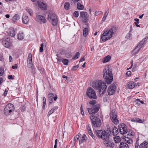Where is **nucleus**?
I'll use <instances>...</instances> for the list:
<instances>
[{
    "label": "nucleus",
    "mask_w": 148,
    "mask_h": 148,
    "mask_svg": "<svg viewBox=\"0 0 148 148\" xmlns=\"http://www.w3.org/2000/svg\"><path fill=\"white\" fill-rule=\"evenodd\" d=\"M111 131L109 130L107 132L105 130H97L95 131V134L99 138H101L104 140V144L106 147L113 148L114 146V144L112 139L110 138Z\"/></svg>",
    "instance_id": "nucleus-1"
},
{
    "label": "nucleus",
    "mask_w": 148,
    "mask_h": 148,
    "mask_svg": "<svg viewBox=\"0 0 148 148\" xmlns=\"http://www.w3.org/2000/svg\"><path fill=\"white\" fill-rule=\"evenodd\" d=\"M93 87L99 90V95L102 96L105 93L107 88L106 84L101 80H97L94 82Z\"/></svg>",
    "instance_id": "nucleus-2"
},
{
    "label": "nucleus",
    "mask_w": 148,
    "mask_h": 148,
    "mask_svg": "<svg viewBox=\"0 0 148 148\" xmlns=\"http://www.w3.org/2000/svg\"><path fill=\"white\" fill-rule=\"evenodd\" d=\"M116 32V28L115 27H112L110 29H105L101 35V38L103 41L105 42L109 39L112 35Z\"/></svg>",
    "instance_id": "nucleus-3"
},
{
    "label": "nucleus",
    "mask_w": 148,
    "mask_h": 148,
    "mask_svg": "<svg viewBox=\"0 0 148 148\" xmlns=\"http://www.w3.org/2000/svg\"><path fill=\"white\" fill-rule=\"evenodd\" d=\"M103 77L107 84H110L113 81L112 71L108 66H105L103 69Z\"/></svg>",
    "instance_id": "nucleus-4"
},
{
    "label": "nucleus",
    "mask_w": 148,
    "mask_h": 148,
    "mask_svg": "<svg viewBox=\"0 0 148 148\" xmlns=\"http://www.w3.org/2000/svg\"><path fill=\"white\" fill-rule=\"evenodd\" d=\"M89 118L93 127H99L101 126V121L99 118L92 115L90 116Z\"/></svg>",
    "instance_id": "nucleus-5"
},
{
    "label": "nucleus",
    "mask_w": 148,
    "mask_h": 148,
    "mask_svg": "<svg viewBox=\"0 0 148 148\" xmlns=\"http://www.w3.org/2000/svg\"><path fill=\"white\" fill-rule=\"evenodd\" d=\"M48 20L52 23L53 26L56 25L58 23V18L56 15L54 13L49 14L48 16Z\"/></svg>",
    "instance_id": "nucleus-6"
},
{
    "label": "nucleus",
    "mask_w": 148,
    "mask_h": 148,
    "mask_svg": "<svg viewBox=\"0 0 148 148\" xmlns=\"http://www.w3.org/2000/svg\"><path fill=\"white\" fill-rule=\"evenodd\" d=\"M110 116L112 121L115 125H117L119 123V121L117 118L116 113L115 111L112 110L111 111Z\"/></svg>",
    "instance_id": "nucleus-7"
},
{
    "label": "nucleus",
    "mask_w": 148,
    "mask_h": 148,
    "mask_svg": "<svg viewBox=\"0 0 148 148\" xmlns=\"http://www.w3.org/2000/svg\"><path fill=\"white\" fill-rule=\"evenodd\" d=\"M14 107L13 104L9 103L7 104L4 108V114L5 115H9L12 111L14 110Z\"/></svg>",
    "instance_id": "nucleus-8"
},
{
    "label": "nucleus",
    "mask_w": 148,
    "mask_h": 148,
    "mask_svg": "<svg viewBox=\"0 0 148 148\" xmlns=\"http://www.w3.org/2000/svg\"><path fill=\"white\" fill-rule=\"evenodd\" d=\"M86 94L87 96L90 99H96L97 98L95 92L91 87L87 89Z\"/></svg>",
    "instance_id": "nucleus-9"
},
{
    "label": "nucleus",
    "mask_w": 148,
    "mask_h": 148,
    "mask_svg": "<svg viewBox=\"0 0 148 148\" xmlns=\"http://www.w3.org/2000/svg\"><path fill=\"white\" fill-rule=\"evenodd\" d=\"M99 105L98 104L93 106L91 108H88V112L90 114H95L97 113L99 110Z\"/></svg>",
    "instance_id": "nucleus-10"
},
{
    "label": "nucleus",
    "mask_w": 148,
    "mask_h": 148,
    "mask_svg": "<svg viewBox=\"0 0 148 148\" xmlns=\"http://www.w3.org/2000/svg\"><path fill=\"white\" fill-rule=\"evenodd\" d=\"M119 129L120 133L123 135L125 134L128 129L127 128V126L125 124L123 123L119 125Z\"/></svg>",
    "instance_id": "nucleus-11"
},
{
    "label": "nucleus",
    "mask_w": 148,
    "mask_h": 148,
    "mask_svg": "<svg viewBox=\"0 0 148 148\" xmlns=\"http://www.w3.org/2000/svg\"><path fill=\"white\" fill-rule=\"evenodd\" d=\"M116 87V85L114 83H112L108 89V93L109 95L114 94L115 92Z\"/></svg>",
    "instance_id": "nucleus-12"
},
{
    "label": "nucleus",
    "mask_w": 148,
    "mask_h": 148,
    "mask_svg": "<svg viewBox=\"0 0 148 148\" xmlns=\"http://www.w3.org/2000/svg\"><path fill=\"white\" fill-rule=\"evenodd\" d=\"M9 41V38L7 37L6 38H3L2 39V43L5 47L8 48L10 45V43Z\"/></svg>",
    "instance_id": "nucleus-13"
},
{
    "label": "nucleus",
    "mask_w": 148,
    "mask_h": 148,
    "mask_svg": "<svg viewBox=\"0 0 148 148\" xmlns=\"http://www.w3.org/2000/svg\"><path fill=\"white\" fill-rule=\"evenodd\" d=\"M134 135V132H132L131 130L128 129L124 134V136L126 138H132Z\"/></svg>",
    "instance_id": "nucleus-14"
},
{
    "label": "nucleus",
    "mask_w": 148,
    "mask_h": 148,
    "mask_svg": "<svg viewBox=\"0 0 148 148\" xmlns=\"http://www.w3.org/2000/svg\"><path fill=\"white\" fill-rule=\"evenodd\" d=\"M36 18L37 21L41 23H45L46 22V20L45 17L40 15H37Z\"/></svg>",
    "instance_id": "nucleus-15"
},
{
    "label": "nucleus",
    "mask_w": 148,
    "mask_h": 148,
    "mask_svg": "<svg viewBox=\"0 0 148 148\" xmlns=\"http://www.w3.org/2000/svg\"><path fill=\"white\" fill-rule=\"evenodd\" d=\"M38 6L42 10H46L47 9V5L45 3L38 1Z\"/></svg>",
    "instance_id": "nucleus-16"
},
{
    "label": "nucleus",
    "mask_w": 148,
    "mask_h": 148,
    "mask_svg": "<svg viewBox=\"0 0 148 148\" xmlns=\"http://www.w3.org/2000/svg\"><path fill=\"white\" fill-rule=\"evenodd\" d=\"M148 39V37H145L140 42L138 45V46L142 48L143 46L146 44Z\"/></svg>",
    "instance_id": "nucleus-17"
},
{
    "label": "nucleus",
    "mask_w": 148,
    "mask_h": 148,
    "mask_svg": "<svg viewBox=\"0 0 148 148\" xmlns=\"http://www.w3.org/2000/svg\"><path fill=\"white\" fill-rule=\"evenodd\" d=\"M22 20L23 23L25 24H27L29 21L28 17L25 14H24L23 15Z\"/></svg>",
    "instance_id": "nucleus-18"
},
{
    "label": "nucleus",
    "mask_w": 148,
    "mask_h": 148,
    "mask_svg": "<svg viewBox=\"0 0 148 148\" xmlns=\"http://www.w3.org/2000/svg\"><path fill=\"white\" fill-rule=\"evenodd\" d=\"M141 47H138V45L135 48V49H134L132 52V54L133 55H135L137 54L139 51L140 50Z\"/></svg>",
    "instance_id": "nucleus-19"
},
{
    "label": "nucleus",
    "mask_w": 148,
    "mask_h": 148,
    "mask_svg": "<svg viewBox=\"0 0 148 148\" xmlns=\"http://www.w3.org/2000/svg\"><path fill=\"white\" fill-rule=\"evenodd\" d=\"M87 129L88 130V132L89 134L92 137V138L95 140L96 141V138L93 134L89 126V125H88L87 127Z\"/></svg>",
    "instance_id": "nucleus-20"
},
{
    "label": "nucleus",
    "mask_w": 148,
    "mask_h": 148,
    "mask_svg": "<svg viewBox=\"0 0 148 148\" xmlns=\"http://www.w3.org/2000/svg\"><path fill=\"white\" fill-rule=\"evenodd\" d=\"M119 148H129L128 144L126 143L121 142L119 145Z\"/></svg>",
    "instance_id": "nucleus-21"
},
{
    "label": "nucleus",
    "mask_w": 148,
    "mask_h": 148,
    "mask_svg": "<svg viewBox=\"0 0 148 148\" xmlns=\"http://www.w3.org/2000/svg\"><path fill=\"white\" fill-rule=\"evenodd\" d=\"M54 96L53 93H50L48 94V98L50 103H51L53 102V98Z\"/></svg>",
    "instance_id": "nucleus-22"
},
{
    "label": "nucleus",
    "mask_w": 148,
    "mask_h": 148,
    "mask_svg": "<svg viewBox=\"0 0 148 148\" xmlns=\"http://www.w3.org/2000/svg\"><path fill=\"white\" fill-rule=\"evenodd\" d=\"M80 17L82 18L88 17L87 12L84 11L81 12H80Z\"/></svg>",
    "instance_id": "nucleus-23"
},
{
    "label": "nucleus",
    "mask_w": 148,
    "mask_h": 148,
    "mask_svg": "<svg viewBox=\"0 0 148 148\" xmlns=\"http://www.w3.org/2000/svg\"><path fill=\"white\" fill-rule=\"evenodd\" d=\"M128 88L130 89H132L135 87V84L133 82H130L127 84Z\"/></svg>",
    "instance_id": "nucleus-24"
},
{
    "label": "nucleus",
    "mask_w": 148,
    "mask_h": 148,
    "mask_svg": "<svg viewBox=\"0 0 148 148\" xmlns=\"http://www.w3.org/2000/svg\"><path fill=\"white\" fill-rule=\"evenodd\" d=\"M147 142L146 141H144L139 145V148H147Z\"/></svg>",
    "instance_id": "nucleus-25"
},
{
    "label": "nucleus",
    "mask_w": 148,
    "mask_h": 148,
    "mask_svg": "<svg viewBox=\"0 0 148 148\" xmlns=\"http://www.w3.org/2000/svg\"><path fill=\"white\" fill-rule=\"evenodd\" d=\"M88 27L84 28L83 30V35L85 37H86L88 34Z\"/></svg>",
    "instance_id": "nucleus-26"
},
{
    "label": "nucleus",
    "mask_w": 148,
    "mask_h": 148,
    "mask_svg": "<svg viewBox=\"0 0 148 148\" xmlns=\"http://www.w3.org/2000/svg\"><path fill=\"white\" fill-rule=\"evenodd\" d=\"M112 132L113 135L114 136H116L119 133L118 129L115 126H114L113 129L112 130Z\"/></svg>",
    "instance_id": "nucleus-27"
},
{
    "label": "nucleus",
    "mask_w": 148,
    "mask_h": 148,
    "mask_svg": "<svg viewBox=\"0 0 148 148\" xmlns=\"http://www.w3.org/2000/svg\"><path fill=\"white\" fill-rule=\"evenodd\" d=\"M24 35L23 33L21 32H19L17 35V38L19 40H21L24 38Z\"/></svg>",
    "instance_id": "nucleus-28"
},
{
    "label": "nucleus",
    "mask_w": 148,
    "mask_h": 148,
    "mask_svg": "<svg viewBox=\"0 0 148 148\" xmlns=\"http://www.w3.org/2000/svg\"><path fill=\"white\" fill-rule=\"evenodd\" d=\"M109 12V9H106L105 10V12L102 18V20L103 21H105L106 20V18Z\"/></svg>",
    "instance_id": "nucleus-29"
},
{
    "label": "nucleus",
    "mask_w": 148,
    "mask_h": 148,
    "mask_svg": "<svg viewBox=\"0 0 148 148\" xmlns=\"http://www.w3.org/2000/svg\"><path fill=\"white\" fill-rule=\"evenodd\" d=\"M111 57L110 56H107L104 57L103 59V62L105 63L109 61L111 59Z\"/></svg>",
    "instance_id": "nucleus-30"
},
{
    "label": "nucleus",
    "mask_w": 148,
    "mask_h": 148,
    "mask_svg": "<svg viewBox=\"0 0 148 148\" xmlns=\"http://www.w3.org/2000/svg\"><path fill=\"white\" fill-rule=\"evenodd\" d=\"M20 18V16L18 14H15L12 18V20L14 22H15L16 20H18Z\"/></svg>",
    "instance_id": "nucleus-31"
},
{
    "label": "nucleus",
    "mask_w": 148,
    "mask_h": 148,
    "mask_svg": "<svg viewBox=\"0 0 148 148\" xmlns=\"http://www.w3.org/2000/svg\"><path fill=\"white\" fill-rule=\"evenodd\" d=\"M77 8L79 10H82L84 9V6L79 3H77Z\"/></svg>",
    "instance_id": "nucleus-32"
},
{
    "label": "nucleus",
    "mask_w": 148,
    "mask_h": 148,
    "mask_svg": "<svg viewBox=\"0 0 148 148\" xmlns=\"http://www.w3.org/2000/svg\"><path fill=\"white\" fill-rule=\"evenodd\" d=\"M114 141L115 143H118L121 141V138L118 136H114L113 137Z\"/></svg>",
    "instance_id": "nucleus-33"
},
{
    "label": "nucleus",
    "mask_w": 148,
    "mask_h": 148,
    "mask_svg": "<svg viewBox=\"0 0 148 148\" xmlns=\"http://www.w3.org/2000/svg\"><path fill=\"white\" fill-rule=\"evenodd\" d=\"M70 4L68 2H66L64 3V8L66 10H68L69 7H70Z\"/></svg>",
    "instance_id": "nucleus-34"
},
{
    "label": "nucleus",
    "mask_w": 148,
    "mask_h": 148,
    "mask_svg": "<svg viewBox=\"0 0 148 148\" xmlns=\"http://www.w3.org/2000/svg\"><path fill=\"white\" fill-rule=\"evenodd\" d=\"M62 62L65 65H67L69 62V60H68L65 59H62Z\"/></svg>",
    "instance_id": "nucleus-35"
},
{
    "label": "nucleus",
    "mask_w": 148,
    "mask_h": 148,
    "mask_svg": "<svg viewBox=\"0 0 148 148\" xmlns=\"http://www.w3.org/2000/svg\"><path fill=\"white\" fill-rule=\"evenodd\" d=\"M32 60L27 61V66L29 68H30L32 66Z\"/></svg>",
    "instance_id": "nucleus-36"
},
{
    "label": "nucleus",
    "mask_w": 148,
    "mask_h": 148,
    "mask_svg": "<svg viewBox=\"0 0 148 148\" xmlns=\"http://www.w3.org/2000/svg\"><path fill=\"white\" fill-rule=\"evenodd\" d=\"M73 15L74 17H78L79 15V12L78 11H75L73 13Z\"/></svg>",
    "instance_id": "nucleus-37"
},
{
    "label": "nucleus",
    "mask_w": 148,
    "mask_h": 148,
    "mask_svg": "<svg viewBox=\"0 0 148 148\" xmlns=\"http://www.w3.org/2000/svg\"><path fill=\"white\" fill-rule=\"evenodd\" d=\"M134 20L136 21V22H134V23L135 24L136 26L137 27H140V25L138 24L139 23V19L138 18H136L134 19Z\"/></svg>",
    "instance_id": "nucleus-38"
},
{
    "label": "nucleus",
    "mask_w": 148,
    "mask_h": 148,
    "mask_svg": "<svg viewBox=\"0 0 148 148\" xmlns=\"http://www.w3.org/2000/svg\"><path fill=\"white\" fill-rule=\"evenodd\" d=\"M81 136V134H78L74 137V141H77L79 140V137Z\"/></svg>",
    "instance_id": "nucleus-39"
},
{
    "label": "nucleus",
    "mask_w": 148,
    "mask_h": 148,
    "mask_svg": "<svg viewBox=\"0 0 148 148\" xmlns=\"http://www.w3.org/2000/svg\"><path fill=\"white\" fill-rule=\"evenodd\" d=\"M79 53L77 52L76 53V54L74 56L73 58V59L74 60H76L79 57Z\"/></svg>",
    "instance_id": "nucleus-40"
},
{
    "label": "nucleus",
    "mask_w": 148,
    "mask_h": 148,
    "mask_svg": "<svg viewBox=\"0 0 148 148\" xmlns=\"http://www.w3.org/2000/svg\"><path fill=\"white\" fill-rule=\"evenodd\" d=\"M10 36L12 37H14L15 35V31L13 29L10 32Z\"/></svg>",
    "instance_id": "nucleus-41"
},
{
    "label": "nucleus",
    "mask_w": 148,
    "mask_h": 148,
    "mask_svg": "<svg viewBox=\"0 0 148 148\" xmlns=\"http://www.w3.org/2000/svg\"><path fill=\"white\" fill-rule=\"evenodd\" d=\"M43 43H42L40 45V51L42 53L43 51Z\"/></svg>",
    "instance_id": "nucleus-42"
},
{
    "label": "nucleus",
    "mask_w": 148,
    "mask_h": 148,
    "mask_svg": "<svg viewBox=\"0 0 148 148\" xmlns=\"http://www.w3.org/2000/svg\"><path fill=\"white\" fill-rule=\"evenodd\" d=\"M26 10L29 14L30 16L32 15L33 12L31 9L27 8L26 9Z\"/></svg>",
    "instance_id": "nucleus-43"
},
{
    "label": "nucleus",
    "mask_w": 148,
    "mask_h": 148,
    "mask_svg": "<svg viewBox=\"0 0 148 148\" xmlns=\"http://www.w3.org/2000/svg\"><path fill=\"white\" fill-rule=\"evenodd\" d=\"M32 60V55L31 53H29L28 54V56L27 58V61Z\"/></svg>",
    "instance_id": "nucleus-44"
},
{
    "label": "nucleus",
    "mask_w": 148,
    "mask_h": 148,
    "mask_svg": "<svg viewBox=\"0 0 148 148\" xmlns=\"http://www.w3.org/2000/svg\"><path fill=\"white\" fill-rule=\"evenodd\" d=\"M102 13V12L101 11H97L95 12V16H98L99 14H101Z\"/></svg>",
    "instance_id": "nucleus-45"
},
{
    "label": "nucleus",
    "mask_w": 148,
    "mask_h": 148,
    "mask_svg": "<svg viewBox=\"0 0 148 148\" xmlns=\"http://www.w3.org/2000/svg\"><path fill=\"white\" fill-rule=\"evenodd\" d=\"M89 103L90 104L94 105L96 103V101L95 100H92L90 101Z\"/></svg>",
    "instance_id": "nucleus-46"
},
{
    "label": "nucleus",
    "mask_w": 148,
    "mask_h": 148,
    "mask_svg": "<svg viewBox=\"0 0 148 148\" xmlns=\"http://www.w3.org/2000/svg\"><path fill=\"white\" fill-rule=\"evenodd\" d=\"M125 141L127 143L130 144H131L133 143L132 140L131 139H130L129 138L128 140H125Z\"/></svg>",
    "instance_id": "nucleus-47"
},
{
    "label": "nucleus",
    "mask_w": 148,
    "mask_h": 148,
    "mask_svg": "<svg viewBox=\"0 0 148 148\" xmlns=\"http://www.w3.org/2000/svg\"><path fill=\"white\" fill-rule=\"evenodd\" d=\"M54 112L53 109H51L48 112L47 116L48 117L49 116Z\"/></svg>",
    "instance_id": "nucleus-48"
},
{
    "label": "nucleus",
    "mask_w": 148,
    "mask_h": 148,
    "mask_svg": "<svg viewBox=\"0 0 148 148\" xmlns=\"http://www.w3.org/2000/svg\"><path fill=\"white\" fill-rule=\"evenodd\" d=\"M4 73V70L2 68H0V76H2Z\"/></svg>",
    "instance_id": "nucleus-49"
},
{
    "label": "nucleus",
    "mask_w": 148,
    "mask_h": 148,
    "mask_svg": "<svg viewBox=\"0 0 148 148\" xmlns=\"http://www.w3.org/2000/svg\"><path fill=\"white\" fill-rule=\"evenodd\" d=\"M25 107L24 106H21V112H23L25 111Z\"/></svg>",
    "instance_id": "nucleus-50"
},
{
    "label": "nucleus",
    "mask_w": 148,
    "mask_h": 148,
    "mask_svg": "<svg viewBox=\"0 0 148 148\" xmlns=\"http://www.w3.org/2000/svg\"><path fill=\"white\" fill-rule=\"evenodd\" d=\"M131 33L130 32H129L126 35V38L127 39H129L130 38V36Z\"/></svg>",
    "instance_id": "nucleus-51"
},
{
    "label": "nucleus",
    "mask_w": 148,
    "mask_h": 148,
    "mask_svg": "<svg viewBox=\"0 0 148 148\" xmlns=\"http://www.w3.org/2000/svg\"><path fill=\"white\" fill-rule=\"evenodd\" d=\"M136 122L138 123H143V121L141 119H136Z\"/></svg>",
    "instance_id": "nucleus-52"
},
{
    "label": "nucleus",
    "mask_w": 148,
    "mask_h": 148,
    "mask_svg": "<svg viewBox=\"0 0 148 148\" xmlns=\"http://www.w3.org/2000/svg\"><path fill=\"white\" fill-rule=\"evenodd\" d=\"M65 55L66 57L68 58H70L71 56V54L69 53H66Z\"/></svg>",
    "instance_id": "nucleus-53"
},
{
    "label": "nucleus",
    "mask_w": 148,
    "mask_h": 148,
    "mask_svg": "<svg viewBox=\"0 0 148 148\" xmlns=\"http://www.w3.org/2000/svg\"><path fill=\"white\" fill-rule=\"evenodd\" d=\"M79 67L78 66L76 65L75 66H74L72 68V70L74 71L76 70L77 68H78Z\"/></svg>",
    "instance_id": "nucleus-54"
},
{
    "label": "nucleus",
    "mask_w": 148,
    "mask_h": 148,
    "mask_svg": "<svg viewBox=\"0 0 148 148\" xmlns=\"http://www.w3.org/2000/svg\"><path fill=\"white\" fill-rule=\"evenodd\" d=\"M139 145V143L138 141H137L136 142L135 145V148H138V146Z\"/></svg>",
    "instance_id": "nucleus-55"
},
{
    "label": "nucleus",
    "mask_w": 148,
    "mask_h": 148,
    "mask_svg": "<svg viewBox=\"0 0 148 148\" xmlns=\"http://www.w3.org/2000/svg\"><path fill=\"white\" fill-rule=\"evenodd\" d=\"M88 17H86V18H84V19L83 21L84 23H86L88 21Z\"/></svg>",
    "instance_id": "nucleus-56"
},
{
    "label": "nucleus",
    "mask_w": 148,
    "mask_h": 148,
    "mask_svg": "<svg viewBox=\"0 0 148 148\" xmlns=\"http://www.w3.org/2000/svg\"><path fill=\"white\" fill-rule=\"evenodd\" d=\"M8 90L7 89H5V91H4V93L3 94V95L5 97L7 93H8Z\"/></svg>",
    "instance_id": "nucleus-57"
},
{
    "label": "nucleus",
    "mask_w": 148,
    "mask_h": 148,
    "mask_svg": "<svg viewBox=\"0 0 148 148\" xmlns=\"http://www.w3.org/2000/svg\"><path fill=\"white\" fill-rule=\"evenodd\" d=\"M137 101L138 102V101H139L140 103H141L142 104H144V102L143 101H141L139 99H137L136 100V102Z\"/></svg>",
    "instance_id": "nucleus-58"
},
{
    "label": "nucleus",
    "mask_w": 148,
    "mask_h": 148,
    "mask_svg": "<svg viewBox=\"0 0 148 148\" xmlns=\"http://www.w3.org/2000/svg\"><path fill=\"white\" fill-rule=\"evenodd\" d=\"M8 78L9 79H13L14 77H12V75H9L8 76Z\"/></svg>",
    "instance_id": "nucleus-59"
},
{
    "label": "nucleus",
    "mask_w": 148,
    "mask_h": 148,
    "mask_svg": "<svg viewBox=\"0 0 148 148\" xmlns=\"http://www.w3.org/2000/svg\"><path fill=\"white\" fill-rule=\"evenodd\" d=\"M85 139H82L81 140H79V144L82 143L85 140Z\"/></svg>",
    "instance_id": "nucleus-60"
},
{
    "label": "nucleus",
    "mask_w": 148,
    "mask_h": 148,
    "mask_svg": "<svg viewBox=\"0 0 148 148\" xmlns=\"http://www.w3.org/2000/svg\"><path fill=\"white\" fill-rule=\"evenodd\" d=\"M126 74L128 76H129L131 75V72L130 71H128L127 72Z\"/></svg>",
    "instance_id": "nucleus-61"
},
{
    "label": "nucleus",
    "mask_w": 148,
    "mask_h": 148,
    "mask_svg": "<svg viewBox=\"0 0 148 148\" xmlns=\"http://www.w3.org/2000/svg\"><path fill=\"white\" fill-rule=\"evenodd\" d=\"M84 60H85V59H84V57H83L82 58L80 59V60H79V62H82V61H84Z\"/></svg>",
    "instance_id": "nucleus-62"
},
{
    "label": "nucleus",
    "mask_w": 148,
    "mask_h": 148,
    "mask_svg": "<svg viewBox=\"0 0 148 148\" xmlns=\"http://www.w3.org/2000/svg\"><path fill=\"white\" fill-rule=\"evenodd\" d=\"M17 68V67L16 66H15V65H13L12 66V68L13 69H16Z\"/></svg>",
    "instance_id": "nucleus-63"
},
{
    "label": "nucleus",
    "mask_w": 148,
    "mask_h": 148,
    "mask_svg": "<svg viewBox=\"0 0 148 148\" xmlns=\"http://www.w3.org/2000/svg\"><path fill=\"white\" fill-rule=\"evenodd\" d=\"M43 103H46V101L45 98V97H43Z\"/></svg>",
    "instance_id": "nucleus-64"
}]
</instances>
